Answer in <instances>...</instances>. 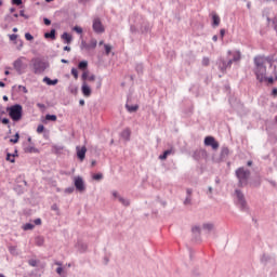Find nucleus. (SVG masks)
I'll use <instances>...</instances> for the list:
<instances>
[{"mask_svg": "<svg viewBox=\"0 0 277 277\" xmlns=\"http://www.w3.org/2000/svg\"><path fill=\"white\" fill-rule=\"evenodd\" d=\"M254 62V69L253 72L256 77V80L260 83H263L264 77L267 75V67L265 66V61L262 56H255L253 58Z\"/></svg>", "mask_w": 277, "mask_h": 277, "instance_id": "nucleus-1", "label": "nucleus"}, {"mask_svg": "<svg viewBox=\"0 0 277 277\" xmlns=\"http://www.w3.org/2000/svg\"><path fill=\"white\" fill-rule=\"evenodd\" d=\"M235 174L236 179L238 180V187H246L249 185L248 181H250V170L243 167H239L238 169H236Z\"/></svg>", "mask_w": 277, "mask_h": 277, "instance_id": "nucleus-2", "label": "nucleus"}, {"mask_svg": "<svg viewBox=\"0 0 277 277\" xmlns=\"http://www.w3.org/2000/svg\"><path fill=\"white\" fill-rule=\"evenodd\" d=\"M30 68H32L35 75H42V72L49 68V62L40 57H34L30 61Z\"/></svg>", "mask_w": 277, "mask_h": 277, "instance_id": "nucleus-3", "label": "nucleus"}, {"mask_svg": "<svg viewBox=\"0 0 277 277\" xmlns=\"http://www.w3.org/2000/svg\"><path fill=\"white\" fill-rule=\"evenodd\" d=\"M8 110L13 122H18L23 118V106L21 104H15L8 108Z\"/></svg>", "mask_w": 277, "mask_h": 277, "instance_id": "nucleus-4", "label": "nucleus"}, {"mask_svg": "<svg viewBox=\"0 0 277 277\" xmlns=\"http://www.w3.org/2000/svg\"><path fill=\"white\" fill-rule=\"evenodd\" d=\"M27 60L25 56H21L13 62V68L17 75H25L29 65L25 62Z\"/></svg>", "mask_w": 277, "mask_h": 277, "instance_id": "nucleus-5", "label": "nucleus"}, {"mask_svg": "<svg viewBox=\"0 0 277 277\" xmlns=\"http://www.w3.org/2000/svg\"><path fill=\"white\" fill-rule=\"evenodd\" d=\"M237 200H238V205H240V209L242 211H247L248 210V202L246 201V196L243 195V193L239 189L235 190Z\"/></svg>", "mask_w": 277, "mask_h": 277, "instance_id": "nucleus-6", "label": "nucleus"}, {"mask_svg": "<svg viewBox=\"0 0 277 277\" xmlns=\"http://www.w3.org/2000/svg\"><path fill=\"white\" fill-rule=\"evenodd\" d=\"M96 44H98V41H96V39H91L89 43L85 42V40H82L80 49L84 51H92L96 49Z\"/></svg>", "mask_w": 277, "mask_h": 277, "instance_id": "nucleus-7", "label": "nucleus"}, {"mask_svg": "<svg viewBox=\"0 0 277 277\" xmlns=\"http://www.w3.org/2000/svg\"><path fill=\"white\" fill-rule=\"evenodd\" d=\"M74 185L76 187V190L79 192V194H83V192H85V182L83 181V177H75Z\"/></svg>", "mask_w": 277, "mask_h": 277, "instance_id": "nucleus-8", "label": "nucleus"}, {"mask_svg": "<svg viewBox=\"0 0 277 277\" xmlns=\"http://www.w3.org/2000/svg\"><path fill=\"white\" fill-rule=\"evenodd\" d=\"M205 146H211L212 150H217L220 148V143L215 141L213 136H206L203 141Z\"/></svg>", "mask_w": 277, "mask_h": 277, "instance_id": "nucleus-9", "label": "nucleus"}, {"mask_svg": "<svg viewBox=\"0 0 277 277\" xmlns=\"http://www.w3.org/2000/svg\"><path fill=\"white\" fill-rule=\"evenodd\" d=\"M92 27L95 34H105V27H103V23L101 22V18L98 17L94 18Z\"/></svg>", "mask_w": 277, "mask_h": 277, "instance_id": "nucleus-10", "label": "nucleus"}, {"mask_svg": "<svg viewBox=\"0 0 277 277\" xmlns=\"http://www.w3.org/2000/svg\"><path fill=\"white\" fill-rule=\"evenodd\" d=\"M81 92L82 96H84L85 98H90V96H92V88L90 87V84H88V82H82Z\"/></svg>", "mask_w": 277, "mask_h": 277, "instance_id": "nucleus-11", "label": "nucleus"}, {"mask_svg": "<svg viewBox=\"0 0 277 277\" xmlns=\"http://www.w3.org/2000/svg\"><path fill=\"white\" fill-rule=\"evenodd\" d=\"M77 157L79 161H83L85 159V153H88V148L85 146H77L76 147Z\"/></svg>", "mask_w": 277, "mask_h": 277, "instance_id": "nucleus-12", "label": "nucleus"}, {"mask_svg": "<svg viewBox=\"0 0 277 277\" xmlns=\"http://www.w3.org/2000/svg\"><path fill=\"white\" fill-rule=\"evenodd\" d=\"M262 183H263V180H262L261 175H256L249 182V185H250V187L259 188V187H261Z\"/></svg>", "mask_w": 277, "mask_h": 277, "instance_id": "nucleus-13", "label": "nucleus"}, {"mask_svg": "<svg viewBox=\"0 0 277 277\" xmlns=\"http://www.w3.org/2000/svg\"><path fill=\"white\" fill-rule=\"evenodd\" d=\"M75 248L78 250V252L83 253L88 251V243L83 242L82 240H78Z\"/></svg>", "mask_w": 277, "mask_h": 277, "instance_id": "nucleus-14", "label": "nucleus"}, {"mask_svg": "<svg viewBox=\"0 0 277 277\" xmlns=\"http://www.w3.org/2000/svg\"><path fill=\"white\" fill-rule=\"evenodd\" d=\"M81 79L82 81H96V76L94 74L90 76V71H83Z\"/></svg>", "mask_w": 277, "mask_h": 277, "instance_id": "nucleus-15", "label": "nucleus"}, {"mask_svg": "<svg viewBox=\"0 0 277 277\" xmlns=\"http://www.w3.org/2000/svg\"><path fill=\"white\" fill-rule=\"evenodd\" d=\"M141 34H150V24L148 22H143L140 28Z\"/></svg>", "mask_w": 277, "mask_h": 277, "instance_id": "nucleus-16", "label": "nucleus"}, {"mask_svg": "<svg viewBox=\"0 0 277 277\" xmlns=\"http://www.w3.org/2000/svg\"><path fill=\"white\" fill-rule=\"evenodd\" d=\"M220 23H221V19H220V15H217V13H212V27L213 29H215V27H220Z\"/></svg>", "mask_w": 277, "mask_h": 277, "instance_id": "nucleus-17", "label": "nucleus"}, {"mask_svg": "<svg viewBox=\"0 0 277 277\" xmlns=\"http://www.w3.org/2000/svg\"><path fill=\"white\" fill-rule=\"evenodd\" d=\"M217 66H219V70H221V71L223 72V75H225L226 69L228 68V67L226 66V61L223 60V58H221V60L219 61V63H217Z\"/></svg>", "mask_w": 277, "mask_h": 277, "instance_id": "nucleus-18", "label": "nucleus"}, {"mask_svg": "<svg viewBox=\"0 0 277 277\" xmlns=\"http://www.w3.org/2000/svg\"><path fill=\"white\" fill-rule=\"evenodd\" d=\"M55 265H57L56 274H58V276H61V277H66V272L64 271V267L62 266V263L56 262Z\"/></svg>", "mask_w": 277, "mask_h": 277, "instance_id": "nucleus-19", "label": "nucleus"}, {"mask_svg": "<svg viewBox=\"0 0 277 277\" xmlns=\"http://www.w3.org/2000/svg\"><path fill=\"white\" fill-rule=\"evenodd\" d=\"M172 154H174V149H172V148L167 149V150H164V151L159 156V159H160L161 161H166V159H168V156H169V155H172Z\"/></svg>", "mask_w": 277, "mask_h": 277, "instance_id": "nucleus-20", "label": "nucleus"}, {"mask_svg": "<svg viewBox=\"0 0 277 277\" xmlns=\"http://www.w3.org/2000/svg\"><path fill=\"white\" fill-rule=\"evenodd\" d=\"M122 140H126V142H129L131 140V130L126 129L121 132Z\"/></svg>", "mask_w": 277, "mask_h": 277, "instance_id": "nucleus-21", "label": "nucleus"}, {"mask_svg": "<svg viewBox=\"0 0 277 277\" xmlns=\"http://www.w3.org/2000/svg\"><path fill=\"white\" fill-rule=\"evenodd\" d=\"M126 109L127 111H129V114H134V111H137L140 109V106L126 104Z\"/></svg>", "mask_w": 277, "mask_h": 277, "instance_id": "nucleus-22", "label": "nucleus"}, {"mask_svg": "<svg viewBox=\"0 0 277 277\" xmlns=\"http://www.w3.org/2000/svg\"><path fill=\"white\" fill-rule=\"evenodd\" d=\"M57 79L52 80L49 77L43 78V83H47V85H57Z\"/></svg>", "mask_w": 277, "mask_h": 277, "instance_id": "nucleus-23", "label": "nucleus"}, {"mask_svg": "<svg viewBox=\"0 0 277 277\" xmlns=\"http://www.w3.org/2000/svg\"><path fill=\"white\" fill-rule=\"evenodd\" d=\"M79 70H83V72L88 71V61H81L78 64Z\"/></svg>", "mask_w": 277, "mask_h": 277, "instance_id": "nucleus-24", "label": "nucleus"}, {"mask_svg": "<svg viewBox=\"0 0 277 277\" xmlns=\"http://www.w3.org/2000/svg\"><path fill=\"white\" fill-rule=\"evenodd\" d=\"M135 71L137 75H144V64L142 63H136L135 65Z\"/></svg>", "mask_w": 277, "mask_h": 277, "instance_id": "nucleus-25", "label": "nucleus"}, {"mask_svg": "<svg viewBox=\"0 0 277 277\" xmlns=\"http://www.w3.org/2000/svg\"><path fill=\"white\" fill-rule=\"evenodd\" d=\"M229 154H230V150L228 149V147H222L221 149L222 159H225V157H228Z\"/></svg>", "mask_w": 277, "mask_h": 277, "instance_id": "nucleus-26", "label": "nucleus"}, {"mask_svg": "<svg viewBox=\"0 0 277 277\" xmlns=\"http://www.w3.org/2000/svg\"><path fill=\"white\" fill-rule=\"evenodd\" d=\"M34 228H36L34 223H26L23 225V230H34Z\"/></svg>", "mask_w": 277, "mask_h": 277, "instance_id": "nucleus-27", "label": "nucleus"}, {"mask_svg": "<svg viewBox=\"0 0 277 277\" xmlns=\"http://www.w3.org/2000/svg\"><path fill=\"white\" fill-rule=\"evenodd\" d=\"M118 200L123 207H129L131 205V201L129 199H126L124 197H118Z\"/></svg>", "mask_w": 277, "mask_h": 277, "instance_id": "nucleus-28", "label": "nucleus"}, {"mask_svg": "<svg viewBox=\"0 0 277 277\" xmlns=\"http://www.w3.org/2000/svg\"><path fill=\"white\" fill-rule=\"evenodd\" d=\"M44 38H50L51 40H55V29H51L50 32H45Z\"/></svg>", "mask_w": 277, "mask_h": 277, "instance_id": "nucleus-29", "label": "nucleus"}, {"mask_svg": "<svg viewBox=\"0 0 277 277\" xmlns=\"http://www.w3.org/2000/svg\"><path fill=\"white\" fill-rule=\"evenodd\" d=\"M25 153H38V149L34 145H28L24 148Z\"/></svg>", "mask_w": 277, "mask_h": 277, "instance_id": "nucleus-30", "label": "nucleus"}, {"mask_svg": "<svg viewBox=\"0 0 277 277\" xmlns=\"http://www.w3.org/2000/svg\"><path fill=\"white\" fill-rule=\"evenodd\" d=\"M192 233H193V235H198L197 239H199L200 238V226H198V225L194 226L192 228Z\"/></svg>", "mask_w": 277, "mask_h": 277, "instance_id": "nucleus-31", "label": "nucleus"}, {"mask_svg": "<svg viewBox=\"0 0 277 277\" xmlns=\"http://www.w3.org/2000/svg\"><path fill=\"white\" fill-rule=\"evenodd\" d=\"M240 60H241V52L236 51L233 58H232V62H239Z\"/></svg>", "mask_w": 277, "mask_h": 277, "instance_id": "nucleus-32", "label": "nucleus"}, {"mask_svg": "<svg viewBox=\"0 0 277 277\" xmlns=\"http://www.w3.org/2000/svg\"><path fill=\"white\" fill-rule=\"evenodd\" d=\"M113 49L114 48L110 44L104 43L105 55H109V53H111Z\"/></svg>", "mask_w": 277, "mask_h": 277, "instance_id": "nucleus-33", "label": "nucleus"}, {"mask_svg": "<svg viewBox=\"0 0 277 277\" xmlns=\"http://www.w3.org/2000/svg\"><path fill=\"white\" fill-rule=\"evenodd\" d=\"M193 159H195V161H200V149H196L193 153Z\"/></svg>", "mask_w": 277, "mask_h": 277, "instance_id": "nucleus-34", "label": "nucleus"}, {"mask_svg": "<svg viewBox=\"0 0 277 277\" xmlns=\"http://www.w3.org/2000/svg\"><path fill=\"white\" fill-rule=\"evenodd\" d=\"M203 230H208L209 233H211V229L213 228V223H205L202 225Z\"/></svg>", "mask_w": 277, "mask_h": 277, "instance_id": "nucleus-35", "label": "nucleus"}, {"mask_svg": "<svg viewBox=\"0 0 277 277\" xmlns=\"http://www.w3.org/2000/svg\"><path fill=\"white\" fill-rule=\"evenodd\" d=\"M72 31H75L76 34H78V36H82V34H83V28H81L80 26H75V27H72Z\"/></svg>", "mask_w": 277, "mask_h": 277, "instance_id": "nucleus-36", "label": "nucleus"}, {"mask_svg": "<svg viewBox=\"0 0 277 277\" xmlns=\"http://www.w3.org/2000/svg\"><path fill=\"white\" fill-rule=\"evenodd\" d=\"M102 87H103V78H97L95 81L96 90H101Z\"/></svg>", "mask_w": 277, "mask_h": 277, "instance_id": "nucleus-37", "label": "nucleus"}, {"mask_svg": "<svg viewBox=\"0 0 277 277\" xmlns=\"http://www.w3.org/2000/svg\"><path fill=\"white\" fill-rule=\"evenodd\" d=\"M18 140H21V134L16 133L13 138L10 140L12 144H18Z\"/></svg>", "mask_w": 277, "mask_h": 277, "instance_id": "nucleus-38", "label": "nucleus"}, {"mask_svg": "<svg viewBox=\"0 0 277 277\" xmlns=\"http://www.w3.org/2000/svg\"><path fill=\"white\" fill-rule=\"evenodd\" d=\"M62 40H65V42L70 43V35H68V32H64L62 35Z\"/></svg>", "mask_w": 277, "mask_h": 277, "instance_id": "nucleus-39", "label": "nucleus"}, {"mask_svg": "<svg viewBox=\"0 0 277 277\" xmlns=\"http://www.w3.org/2000/svg\"><path fill=\"white\" fill-rule=\"evenodd\" d=\"M45 120H49L51 122H55V120H57V116H55V115H45Z\"/></svg>", "mask_w": 277, "mask_h": 277, "instance_id": "nucleus-40", "label": "nucleus"}, {"mask_svg": "<svg viewBox=\"0 0 277 277\" xmlns=\"http://www.w3.org/2000/svg\"><path fill=\"white\" fill-rule=\"evenodd\" d=\"M93 181H102L103 179V173H95L92 176Z\"/></svg>", "mask_w": 277, "mask_h": 277, "instance_id": "nucleus-41", "label": "nucleus"}, {"mask_svg": "<svg viewBox=\"0 0 277 277\" xmlns=\"http://www.w3.org/2000/svg\"><path fill=\"white\" fill-rule=\"evenodd\" d=\"M201 64L202 66H209V64H211V61L209 60V57L203 56Z\"/></svg>", "mask_w": 277, "mask_h": 277, "instance_id": "nucleus-42", "label": "nucleus"}, {"mask_svg": "<svg viewBox=\"0 0 277 277\" xmlns=\"http://www.w3.org/2000/svg\"><path fill=\"white\" fill-rule=\"evenodd\" d=\"M28 265H30L31 267H38V260H29L28 261Z\"/></svg>", "mask_w": 277, "mask_h": 277, "instance_id": "nucleus-43", "label": "nucleus"}, {"mask_svg": "<svg viewBox=\"0 0 277 277\" xmlns=\"http://www.w3.org/2000/svg\"><path fill=\"white\" fill-rule=\"evenodd\" d=\"M200 159H207L208 154L206 149L200 148Z\"/></svg>", "mask_w": 277, "mask_h": 277, "instance_id": "nucleus-44", "label": "nucleus"}, {"mask_svg": "<svg viewBox=\"0 0 277 277\" xmlns=\"http://www.w3.org/2000/svg\"><path fill=\"white\" fill-rule=\"evenodd\" d=\"M264 81H267L271 85H274L275 80H274V77H272V76L271 77L264 76Z\"/></svg>", "mask_w": 277, "mask_h": 277, "instance_id": "nucleus-45", "label": "nucleus"}, {"mask_svg": "<svg viewBox=\"0 0 277 277\" xmlns=\"http://www.w3.org/2000/svg\"><path fill=\"white\" fill-rule=\"evenodd\" d=\"M130 32L135 35V34H138L140 30L137 29V27H135V25H131L130 26Z\"/></svg>", "mask_w": 277, "mask_h": 277, "instance_id": "nucleus-46", "label": "nucleus"}, {"mask_svg": "<svg viewBox=\"0 0 277 277\" xmlns=\"http://www.w3.org/2000/svg\"><path fill=\"white\" fill-rule=\"evenodd\" d=\"M71 75L75 77V79H79V71L77 68H71Z\"/></svg>", "mask_w": 277, "mask_h": 277, "instance_id": "nucleus-47", "label": "nucleus"}, {"mask_svg": "<svg viewBox=\"0 0 277 277\" xmlns=\"http://www.w3.org/2000/svg\"><path fill=\"white\" fill-rule=\"evenodd\" d=\"M6 161H10L11 163H14V155L8 154L6 155Z\"/></svg>", "mask_w": 277, "mask_h": 277, "instance_id": "nucleus-48", "label": "nucleus"}, {"mask_svg": "<svg viewBox=\"0 0 277 277\" xmlns=\"http://www.w3.org/2000/svg\"><path fill=\"white\" fill-rule=\"evenodd\" d=\"M265 61L267 62V64H269V66H273V65H274V57L267 56V57L265 58Z\"/></svg>", "mask_w": 277, "mask_h": 277, "instance_id": "nucleus-49", "label": "nucleus"}, {"mask_svg": "<svg viewBox=\"0 0 277 277\" xmlns=\"http://www.w3.org/2000/svg\"><path fill=\"white\" fill-rule=\"evenodd\" d=\"M35 226H40L42 224V220L41 219H36L32 221Z\"/></svg>", "mask_w": 277, "mask_h": 277, "instance_id": "nucleus-50", "label": "nucleus"}, {"mask_svg": "<svg viewBox=\"0 0 277 277\" xmlns=\"http://www.w3.org/2000/svg\"><path fill=\"white\" fill-rule=\"evenodd\" d=\"M25 39L28 40V41H31V40H34V36L29 32H26L25 34Z\"/></svg>", "mask_w": 277, "mask_h": 277, "instance_id": "nucleus-51", "label": "nucleus"}, {"mask_svg": "<svg viewBox=\"0 0 277 277\" xmlns=\"http://www.w3.org/2000/svg\"><path fill=\"white\" fill-rule=\"evenodd\" d=\"M44 131V126L43 124H39L37 127V133H42Z\"/></svg>", "mask_w": 277, "mask_h": 277, "instance_id": "nucleus-52", "label": "nucleus"}, {"mask_svg": "<svg viewBox=\"0 0 277 277\" xmlns=\"http://www.w3.org/2000/svg\"><path fill=\"white\" fill-rule=\"evenodd\" d=\"M267 261H269V256L263 254L262 258H261V262L262 263H267Z\"/></svg>", "mask_w": 277, "mask_h": 277, "instance_id": "nucleus-53", "label": "nucleus"}, {"mask_svg": "<svg viewBox=\"0 0 277 277\" xmlns=\"http://www.w3.org/2000/svg\"><path fill=\"white\" fill-rule=\"evenodd\" d=\"M9 38H10L11 42H14V41H16V38H18V35H15V34L9 35Z\"/></svg>", "mask_w": 277, "mask_h": 277, "instance_id": "nucleus-54", "label": "nucleus"}, {"mask_svg": "<svg viewBox=\"0 0 277 277\" xmlns=\"http://www.w3.org/2000/svg\"><path fill=\"white\" fill-rule=\"evenodd\" d=\"M13 5H23V0H12Z\"/></svg>", "mask_w": 277, "mask_h": 277, "instance_id": "nucleus-55", "label": "nucleus"}, {"mask_svg": "<svg viewBox=\"0 0 277 277\" xmlns=\"http://www.w3.org/2000/svg\"><path fill=\"white\" fill-rule=\"evenodd\" d=\"M221 40H224V36H226V29L222 28L220 30Z\"/></svg>", "mask_w": 277, "mask_h": 277, "instance_id": "nucleus-56", "label": "nucleus"}, {"mask_svg": "<svg viewBox=\"0 0 277 277\" xmlns=\"http://www.w3.org/2000/svg\"><path fill=\"white\" fill-rule=\"evenodd\" d=\"M184 205H192V197L186 196V198L184 200Z\"/></svg>", "mask_w": 277, "mask_h": 277, "instance_id": "nucleus-57", "label": "nucleus"}, {"mask_svg": "<svg viewBox=\"0 0 277 277\" xmlns=\"http://www.w3.org/2000/svg\"><path fill=\"white\" fill-rule=\"evenodd\" d=\"M271 96H273L274 98H276V96H277V88H274V89L272 90Z\"/></svg>", "mask_w": 277, "mask_h": 277, "instance_id": "nucleus-58", "label": "nucleus"}, {"mask_svg": "<svg viewBox=\"0 0 277 277\" xmlns=\"http://www.w3.org/2000/svg\"><path fill=\"white\" fill-rule=\"evenodd\" d=\"M193 241H200V235L198 238V234H193Z\"/></svg>", "mask_w": 277, "mask_h": 277, "instance_id": "nucleus-59", "label": "nucleus"}, {"mask_svg": "<svg viewBox=\"0 0 277 277\" xmlns=\"http://www.w3.org/2000/svg\"><path fill=\"white\" fill-rule=\"evenodd\" d=\"M18 90H22V92H24V94H27V87H23V85H19L18 87Z\"/></svg>", "mask_w": 277, "mask_h": 277, "instance_id": "nucleus-60", "label": "nucleus"}, {"mask_svg": "<svg viewBox=\"0 0 277 277\" xmlns=\"http://www.w3.org/2000/svg\"><path fill=\"white\" fill-rule=\"evenodd\" d=\"M273 74L275 75L274 80L277 81V67H276V65L274 66Z\"/></svg>", "mask_w": 277, "mask_h": 277, "instance_id": "nucleus-61", "label": "nucleus"}, {"mask_svg": "<svg viewBox=\"0 0 277 277\" xmlns=\"http://www.w3.org/2000/svg\"><path fill=\"white\" fill-rule=\"evenodd\" d=\"M193 192H194V190H193L192 188H187V189H186L187 196H188V197H192Z\"/></svg>", "mask_w": 277, "mask_h": 277, "instance_id": "nucleus-62", "label": "nucleus"}, {"mask_svg": "<svg viewBox=\"0 0 277 277\" xmlns=\"http://www.w3.org/2000/svg\"><path fill=\"white\" fill-rule=\"evenodd\" d=\"M43 23H44V25H51V19H49V18H43Z\"/></svg>", "mask_w": 277, "mask_h": 277, "instance_id": "nucleus-63", "label": "nucleus"}, {"mask_svg": "<svg viewBox=\"0 0 277 277\" xmlns=\"http://www.w3.org/2000/svg\"><path fill=\"white\" fill-rule=\"evenodd\" d=\"M266 181L273 186V187H276V182L272 181V180H268L266 179Z\"/></svg>", "mask_w": 277, "mask_h": 277, "instance_id": "nucleus-64", "label": "nucleus"}]
</instances>
